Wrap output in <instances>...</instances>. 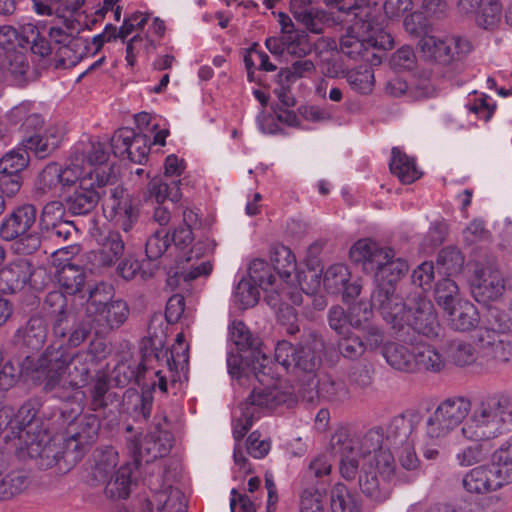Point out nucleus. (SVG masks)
<instances>
[{"instance_id":"59","label":"nucleus","mask_w":512,"mask_h":512,"mask_svg":"<svg viewBox=\"0 0 512 512\" xmlns=\"http://www.w3.org/2000/svg\"><path fill=\"white\" fill-rule=\"evenodd\" d=\"M259 299L258 289L250 282L241 280L234 292V300L243 309L254 306Z\"/></svg>"},{"instance_id":"46","label":"nucleus","mask_w":512,"mask_h":512,"mask_svg":"<svg viewBox=\"0 0 512 512\" xmlns=\"http://www.w3.org/2000/svg\"><path fill=\"white\" fill-rule=\"evenodd\" d=\"M458 292L459 288L456 282L450 278H444L436 284V302L444 309L445 312H447L455 307L458 301H461L460 299H457Z\"/></svg>"},{"instance_id":"57","label":"nucleus","mask_w":512,"mask_h":512,"mask_svg":"<svg viewBox=\"0 0 512 512\" xmlns=\"http://www.w3.org/2000/svg\"><path fill=\"white\" fill-rule=\"evenodd\" d=\"M315 70L314 63L309 59H300L291 66L281 69L278 77L288 83H294L296 80L306 77Z\"/></svg>"},{"instance_id":"34","label":"nucleus","mask_w":512,"mask_h":512,"mask_svg":"<svg viewBox=\"0 0 512 512\" xmlns=\"http://www.w3.org/2000/svg\"><path fill=\"white\" fill-rule=\"evenodd\" d=\"M229 335L230 340L239 350H250L249 365L251 368L253 367L256 351H261L263 354H265L259 346L257 340L252 337L249 329L242 321L232 322L231 326L229 327Z\"/></svg>"},{"instance_id":"8","label":"nucleus","mask_w":512,"mask_h":512,"mask_svg":"<svg viewBox=\"0 0 512 512\" xmlns=\"http://www.w3.org/2000/svg\"><path fill=\"white\" fill-rule=\"evenodd\" d=\"M252 371L258 386H254L249 397L241 405H248L250 411H255L258 418L261 409H273L291 399L292 394L281 390L275 381L272 362L266 354L256 351Z\"/></svg>"},{"instance_id":"43","label":"nucleus","mask_w":512,"mask_h":512,"mask_svg":"<svg viewBox=\"0 0 512 512\" xmlns=\"http://www.w3.org/2000/svg\"><path fill=\"white\" fill-rule=\"evenodd\" d=\"M350 272L344 264H333L324 273L323 285L331 294L340 293L349 282Z\"/></svg>"},{"instance_id":"22","label":"nucleus","mask_w":512,"mask_h":512,"mask_svg":"<svg viewBox=\"0 0 512 512\" xmlns=\"http://www.w3.org/2000/svg\"><path fill=\"white\" fill-rule=\"evenodd\" d=\"M413 372L438 374L445 370L447 358L435 345L425 341H415Z\"/></svg>"},{"instance_id":"48","label":"nucleus","mask_w":512,"mask_h":512,"mask_svg":"<svg viewBox=\"0 0 512 512\" xmlns=\"http://www.w3.org/2000/svg\"><path fill=\"white\" fill-rule=\"evenodd\" d=\"M27 486V477L22 471H12L0 480V500H8L21 493Z\"/></svg>"},{"instance_id":"11","label":"nucleus","mask_w":512,"mask_h":512,"mask_svg":"<svg viewBox=\"0 0 512 512\" xmlns=\"http://www.w3.org/2000/svg\"><path fill=\"white\" fill-rule=\"evenodd\" d=\"M361 492L376 503H383L391 496L396 483L392 453L380 454L377 462H363L358 471Z\"/></svg>"},{"instance_id":"25","label":"nucleus","mask_w":512,"mask_h":512,"mask_svg":"<svg viewBox=\"0 0 512 512\" xmlns=\"http://www.w3.org/2000/svg\"><path fill=\"white\" fill-rule=\"evenodd\" d=\"M388 250L387 247H381L377 242L363 238L356 241L350 248L349 255L353 262L362 264L364 270L373 273L379 263L385 260Z\"/></svg>"},{"instance_id":"14","label":"nucleus","mask_w":512,"mask_h":512,"mask_svg":"<svg viewBox=\"0 0 512 512\" xmlns=\"http://www.w3.org/2000/svg\"><path fill=\"white\" fill-rule=\"evenodd\" d=\"M100 429V420L94 414L79 418L67 431L63 439L62 450L53 455L56 462L64 460L69 465L80 461L89 448L96 442Z\"/></svg>"},{"instance_id":"41","label":"nucleus","mask_w":512,"mask_h":512,"mask_svg":"<svg viewBox=\"0 0 512 512\" xmlns=\"http://www.w3.org/2000/svg\"><path fill=\"white\" fill-rule=\"evenodd\" d=\"M57 279L66 293L73 295L82 291L85 273L80 267L67 264L58 271Z\"/></svg>"},{"instance_id":"62","label":"nucleus","mask_w":512,"mask_h":512,"mask_svg":"<svg viewBox=\"0 0 512 512\" xmlns=\"http://www.w3.org/2000/svg\"><path fill=\"white\" fill-rule=\"evenodd\" d=\"M135 135L136 133L133 129L127 127L118 129L111 138V148L114 155L125 158Z\"/></svg>"},{"instance_id":"24","label":"nucleus","mask_w":512,"mask_h":512,"mask_svg":"<svg viewBox=\"0 0 512 512\" xmlns=\"http://www.w3.org/2000/svg\"><path fill=\"white\" fill-rule=\"evenodd\" d=\"M35 220L36 208L33 205L25 204L20 206L3 221L0 227V236L6 241H12L28 232L35 223Z\"/></svg>"},{"instance_id":"4","label":"nucleus","mask_w":512,"mask_h":512,"mask_svg":"<svg viewBox=\"0 0 512 512\" xmlns=\"http://www.w3.org/2000/svg\"><path fill=\"white\" fill-rule=\"evenodd\" d=\"M107 160L104 144L95 140L81 141L64 167L55 162L45 166L35 181V190L39 194L59 195L77 183L80 185L84 178H94L102 170L111 168Z\"/></svg>"},{"instance_id":"51","label":"nucleus","mask_w":512,"mask_h":512,"mask_svg":"<svg viewBox=\"0 0 512 512\" xmlns=\"http://www.w3.org/2000/svg\"><path fill=\"white\" fill-rule=\"evenodd\" d=\"M258 419L255 411H250L248 405H239L234 411L233 420V437L236 441H240L247 431L251 428L254 421Z\"/></svg>"},{"instance_id":"12","label":"nucleus","mask_w":512,"mask_h":512,"mask_svg":"<svg viewBox=\"0 0 512 512\" xmlns=\"http://www.w3.org/2000/svg\"><path fill=\"white\" fill-rule=\"evenodd\" d=\"M411 433V423L404 418H396L390 425L388 438H393L395 445L401 444L397 451L399 468L393 458V470L396 483L399 485L411 484L420 475V460L416 454Z\"/></svg>"},{"instance_id":"35","label":"nucleus","mask_w":512,"mask_h":512,"mask_svg":"<svg viewBox=\"0 0 512 512\" xmlns=\"http://www.w3.org/2000/svg\"><path fill=\"white\" fill-rule=\"evenodd\" d=\"M476 22L484 29H493L501 22L503 8L500 0H477Z\"/></svg>"},{"instance_id":"53","label":"nucleus","mask_w":512,"mask_h":512,"mask_svg":"<svg viewBox=\"0 0 512 512\" xmlns=\"http://www.w3.org/2000/svg\"><path fill=\"white\" fill-rule=\"evenodd\" d=\"M170 245L169 233L165 229L156 230L146 241V256L150 260H157L167 251Z\"/></svg>"},{"instance_id":"31","label":"nucleus","mask_w":512,"mask_h":512,"mask_svg":"<svg viewBox=\"0 0 512 512\" xmlns=\"http://www.w3.org/2000/svg\"><path fill=\"white\" fill-rule=\"evenodd\" d=\"M389 166L391 173L404 184H410L421 176L414 159L410 158L397 147L392 149V157Z\"/></svg>"},{"instance_id":"5","label":"nucleus","mask_w":512,"mask_h":512,"mask_svg":"<svg viewBox=\"0 0 512 512\" xmlns=\"http://www.w3.org/2000/svg\"><path fill=\"white\" fill-rule=\"evenodd\" d=\"M384 434L373 428L363 434H352L350 429L339 426L329 441V450L339 457L340 475L347 481L356 479L360 462H377L380 454L391 453L383 448Z\"/></svg>"},{"instance_id":"36","label":"nucleus","mask_w":512,"mask_h":512,"mask_svg":"<svg viewBox=\"0 0 512 512\" xmlns=\"http://www.w3.org/2000/svg\"><path fill=\"white\" fill-rule=\"evenodd\" d=\"M179 184V180L162 177L153 178L148 184L149 196L159 204L165 200L176 202L181 198Z\"/></svg>"},{"instance_id":"45","label":"nucleus","mask_w":512,"mask_h":512,"mask_svg":"<svg viewBox=\"0 0 512 512\" xmlns=\"http://www.w3.org/2000/svg\"><path fill=\"white\" fill-rule=\"evenodd\" d=\"M117 463L118 455L113 448H107L102 451L96 459V464L92 472L94 479L105 483L110 477L115 475L114 470Z\"/></svg>"},{"instance_id":"52","label":"nucleus","mask_w":512,"mask_h":512,"mask_svg":"<svg viewBox=\"0 0 512 512\" xmlns=\"http://www.w3.org/2000/svg\"><path fill=\"white\" fill-rule=\"evenodd\" d=\"M347 82L350 87L361 94H368L374 86V73L371 68L351 70L347 73Z\"/></svg>"},{"instance_id":"61","label":"nucleus","mask_w":512,"mask_h":512,"mask_svg":"<svg viewBox=\"0 0 512 512\" xmlns=\"http://www.w3.org/2000/svg\"><path fill=\"white\" fill-rule=\"evenodd\" d=\"M325 495L317 489L303 491L300 502L301 512H325Z\"/></svg>"},{"instance_id":"33","label":"nucleus","mask_w":512,"mask_h":512,"mask_svg":"<svg viewBox=\"0 0 512 512\" xmlns=\"http://www.w3.org/2000/svg\"><path fill=\"white\" fill-rule=\"evenodd\" d=\"M491 466L504 483H512V436L492 453Z\"/></svg>"},{"instance_id":"54","label":"nucleus","mask_w":512,"mask_h":512,"mask_svg":"<svg viewBox=\"0 0 512 512\" xmlns=\"http://www.w3.org/2000/svg\"><path fill=\"white\" fill-rule=\"evenodd\" d=\"M201 250L199 245H195L187 257V262L191 263L189 267L181 272L184 281H191L201 276H208L212 271V264L209 260H202L200 262H193L194 258H198V251Z\"/></svg>"},{"instance_id":"50","label":"nucleus","mask_w":512,"mask_h":512,"mask_svg":"<svg viewBox=\"0 0 512 512\" xmlns=\"http://www.w3.org/2000/svg\"><path fill=\"white\" fill-rule=\"evenodd\" d=\"M337 347L341 355L348 359H357L366 351L364 341L351 331L339 335Z\"/></svg>"},{"instance_id":"44","label":"nucleus","mask_w":512,"mask_h":512,"mask_svg":"<svg viewBox=\"0 0 512 512\" xmlns=\"http://www.w3.org/2000/svg\"><path fill=\"white\" fill-rule=\"evenodd\" d=\"M274 271L282 279H287L296 270V259L292 251L286 246L274 249L271 257Z\"/></svg>"},{"instance_id":"30","label":"nucleus","mask_w":512,"mask_h":512,"mask_svg":"<svg viewBox=\"0 0 512 512\" xmlns=\"http://www.w3.org/2000/svg\"><path fill=\"white\" fill-rule=\"evenodd\" d=\"M47 324L40 316L31 317L26 325L18 331L22 344L31 350H39L46 342Z\"/></svg>"},{"instance_id":"55","label":"nucleus","mask_w":512,"mask_h":512,"mask_svg":"<svg viewBox=\"0 0 512 512\" xmlns=\"http://www.w3.org/2000/svg\"><path fill=\"white\" fill-rule=\"evenodd\" d=\"M29 162V156L24 149L13 150L0 159V173H20Z\"/></svg>"},{"instance_id":"27","label":"nucleus","mask_w":512,"mask_h":512,"mask_svg":"<svg viewBox=\"0 0 512 512\" xmlns=\"http://www.w3.org/2000/svg\"><path fill=\"white\" fill-rule=\"evenodd\" d=\"M98 243L100 248L95 252V260L100 266H112L124 254L125 243L118 231H109Z\"/></svg>"},{"instance_id":"1","label":"nucleus","mask_w":512,"mask_h":512,"mask_svg":"<svg viewBox=\"0 0 512 512\" xmlns=\"http://www.w3.org/2000/svg\"><path fill=\"white\" fill-rule=\"evenodd\" d=\"M105 345L93 341L86 350L71 355L64 344L54 341L37 359L26 356L21 364V372L35 380L44 379V389L56 398L69 400L72 392L87 384L92 368Z\"/></svg>"},{"instance_id":"49","label":"nucleus","mask_w":512,"mask_h":512,"mask_svg":"<svg viewBox=\"0 0 512 512\" xmlns=\"http://www.w3.org/2000/svg\"><path fill=\"white\" fill-rule=\"evenodd\" d=\"M378 11L371 17V27L367 31V49L377 48L382 50L392 49L394 46L393 37L386 32L377 22Z\"/></svg>"},{"instance_id":"18","label":"nucleus","mask_w":512,"mask_h":512,"mask_svg":"<svg viewBox=\"0 0 512 512\" xmlns=\"http://www.w3.org/2000/svg\"><path fill=\"white\" fill-rule=\"evenodd\" d=\"M419 46L425 57L441 64H449L468 54L472 49L471 43L465 38L459 36L440 38L431 34L423 35Z\"/></svg>"},{"instance_id":"39","label":"nucleus","mask_w":512,"mask_h":512,"mask_svg":"<svg viewBox=\"0 0 512 512\" xmlns=\"http://www.w3.org/2000/svg\"><path fill=\"white\" fill-rule=\"evenodd\" d=\"M332 512H363L359 499L342 483L331 490Z\"/></svg>"},{"instance_id":"16","label":"nucleus","mask_w":512,"mask_h":512,"mask_svg":"<svg viewBox=\"0 0 512 512\" xmlns=\"http://www.w3.org/2000/svg\"><path fill=\"white\" fill-rule=\"evenodd\" d=\"M112 178L102 192V210L105 218L114 222L124 232L132 230L139 213L133 204L131 196L123 187L113 184Z\"/></svg>"},{"instance_id":"20","label":"nucleus","mask_w":512,"mask_h":512,"mask_svg":"<svg viewBox=\"0 0 512 512\" xmlns=\"http://www.w3.org/2000/svg\"><path fill=\"white\" fill-rule=\"evenodd\" d=\"M507 485L496 475L492 466L479 465L467 471L462 478V487L469 494L483 495L495 492Z\"/></svg>"},{"instance_id":"26","label":"nucleus","mask_w":512,"mask_h":512,"mask_svg":"<svg viewBox=\"0 0 512 512\" xmlns=\"http://www.w3.org/2000/svg\"><path fill=\"white\" fill-rule=\"evenodd\" d=\"M409 340V344L387 342L383 345L381 354L392 368L404 372H413L415 341L410 337Z\"/></svg>"},{"instance_id":"21","label":"nucleus","mask_w":512,"mask_h":512,"mask_svg":"<svg viewBox=\"0 0 512 512\" xmlns=\"http://www.w3.org/2000/svg\"><path fill=\"white\" fill-rule=\"evenodd\" d=\"M33 275V265L27 258H16L0 269V291L12 294L21 291Z\"/></svg>"},{"instance_id":"7","label":"nucleus","mask_w":512,"mask_h":512,"mask_svg":"<svg viewBox=\"0 0 512 512\" xmlns=\"http://www.w3.org/2000/svg\"><path fill=\"white\" fill-rule=\"evenodd\" d=\"M114 289L100 282L88 289L86 316L94 323L96 334L119 328L128 318L129 307L123 300H112Z\"/></svg>"},{"instance_id":"28","label":"nucleus","mask_w":512,"mask_h":512,"mask_svg":"<svg viewBox=\"0 0 512 512\" xmlns=\"http://www.w3.org/2000/svg\"><path fill=\"white\" fill-rule=\"evenodd\" d=\"M446 313L449 325L455 331L467 332L479 323L477 308L469 301H458L456 306Z\"/></svg>"},{"instance_id":"63","label":"nucleus","mask_w":512,"mask_h":512,"mask_svg":"<svg viewBox=\"0 0 512 512\" xmlns=\"http://www.w3.org/2000/svg\"><path fill=\"white\" fill-rule=\"evenodd\" d=\"M149 138L144 134H136L130 143L129 151L126 156L134 163L142 164L148 157L150 151Z\"/></svg>"},{"instance_id":"10","label":"nucleus","mask_w":512,"mask_h":512,"mask_svg":"<svg viewBox=\"0 0 512 512\" xmlns=\"http://www.w3.org/2000/svg\"><path fill=\"white\" fill-rule=\"evenodd\" d=\"M471 402L464 397H450L435 408L425 422V437L441 445L469 417Z\"/></svg>"},{"instance_id":"9","label":"nucleus","mask_w":512,"mask_h":512,"mask_svg":"<svg viewBox=\"0 0 512 512\" xmlns=\"http://www.w3.org/2000/svg\"><path fill=\"white\" fill-rule=\"evenodd\" d=\"M339 12L351 17V24L340 39L342 53L353 59L366 57L369 60L366 37L371 27V17L377 12L376 3L370 0H354L353 5L340 7Z\"/></svg>"},{"instance_id":"2","label":"nucleus","mask_w":512,"mask_h":512,"mask_svg":"<svg viewBox=\"0 0 512 512\" xmlns=\"http://www.w3.org/2000/svg\"><path fill=\"white\" fill-rule=\"evenodd\" d=\"M512 428V398L505 393H496L482 399L461 426L464 439L476 444L466 445L454 455L458 466L466 468L486 459L480 442L495 439Z\"/></svg>"},{"instance_id":"38","label":"nucleus","mask_w":512,"mask_h":512,"mask_svg":"<svg viewBox=\"0 0 512 512\" xmlns=\"http://www.w3.org/2000/svg\"><path fill=\"white\" fill-rule=\"evenodd\" d=\"M297 21L311 33L315 34H321L326 27L338 24L333 13L318 7H313Z\"/></svg>"},{"instance_id":"40","label":"nucleus","mask_w":512,"mask_h":512,"mask_svg":"<svg viewBox=\"0 0 512 512\" xmlns=\"http://www.w3.org/2000/svg\"><path fill=\"white\" fill-rule=\"evenodd\" d=\"M132 469L129 465L121 466L115 475L109 478L105 486V494L110 498H126L130 493Z\"/></svg>"},{"instance_id":"15","label":"nucleus","mask_w":512,"mask_h":512,"mask_svg":"<svg viewBox=\"0 0 512 512\" xmlns=\"http://www.w3.org/2000/svg\"><path fill=\"white\" fill-rule=\"evenodd\" d=\"M403 320L398 321V325H391L392 329L398 333L399 337L409 336L410 331L417 332L428 338H437L440 336L442 327L439 323L436 311L432 302L422 295L414 298L413 305L407 308L404 303Z\"/></svg>"},{"instance_id":"64","label":"nucleus","mask_w":512,"mask_h":512,"mask_svg":"<svg viewBox=\"0 0 512 512\" xmlns=\"http://www.w3.org/2000/svg\"><path fill=\"white\" fill-rule=\"evenodd\" d=\"M502 506V498L499 495H492L475 502L464 500V512H502Z\"/></svg>"},{"instance_id":"47","label":"nucleus","mask_w":512,"mask_h":512,"mask_svg":"<svg viewBox=\"0 0 512 512\" xmlns=\"http://www.w3.org/2000/svg\"><path fill=\"white\" fill-rule=\"evenodd\" d=\"M250 280L263 290L267 291L276 283V275L272 273L270 265L261 260L255 259L249 266Z\"/></svg>"},{"instance_id":"60","label":"nucleus","mask_w":512,"mask_h":512,"mask_svg":"<svg viewBox=\"0 0 512 512\" xmlns=\"http://www.w3.org/2000/svg\"><path fill=\"white\" fill-rule=\"evenodd\" d=\"M350 326L361 330L364 326L371 323L373 311L371 306L366 302H358L349 308Z\"/></svg>"},{"instance_id":"42","label":"nucleus","mask_w":512,"mask_h":512,"mask_svg":"<svg viewBox=\"0 0 512 512\" xmlns=\"http://www.w3.org/2000/svg\"><path fill=\"white\" fill-rule=\"evenodd\" d=\"M170 447V444L160 443L156 440L154 435H146L141 442L135 446L134 454L138 460L149 462L166 455Z\"/></svg>"},{"instance_id":"3","label":"nucleus","mask_w":512,"mask_h":512,"mask_svg":"<svg viewBox=\"0 0 512 512\" xmlns=\"http://www.w3.org/2000/svg\"><path fill=\"white\" fill-rule=\"evenodd\" d=\"M476 342L478 348L463 340L451 342L448 350L451 362L476 371H490L500 363L512 362V316L498 315L491 326L478 330Z\"/></svg>"},{"instance_id":"37","label":"nucleus","mask_w":512,"mask_h":512,"mask_svg":"<svg viewBox=\"0 0 512 512\" xmlns=\"http://www.w3.org/2000/svg\"><path fill=\"white\" fill-rule=\"evenodd\" d=\"M89 408L92 411L105 409L116 394L109 392V379L105 374H97L88 390Z\"/></svg>"},{"instance_id":"58","label":"nucleus","mask_w":512,"mask_h":512,"mask_svg":"<svg viewBox=\"0 0 512 512\" xmlns=\"http://www.w3.org/2000/svg\"><path fill=\"white\" fill-rule=\"evenodd\" d=\"M23 33L26 41L32 43L31 49L33 53L40 56H46L54 53L52 44L40 37L39 31L35 25L31 23L24 25Z\"/></svg>"},{"instance_id":"32","label":"nucleus","mask_w":512,"mask_h":512,"mask_svg":"<svg viewBox=\"0 0 512 512\" xmlns=\"http://www.w3.org/2000/svg\"><path fill=\"white\" fill-rule=\"evenodd\" d=\"M60 143L56 130H48L45 135L35 134L23 141L24 150L34 153L37 158H45L52 153Z\"/></svg>"},{"instance_id":"13","label":"nucleus","mask_w":512,"mask_h":512,"mask_svg":"<svg viewBox=\"0 0 512 512\" xmlns=\"http://www.w3.org/2000/svg\"><path fill=\"white\" fill-rule=\"evenodd\" d=\"M324 342L321 338L312 336L299 346L290 342L279 341L275 347V360L285 369H294L315 376L322 362Z\"/></svg>"},{"instance_id":"6","label":"nucleus","mask_w":512,"mask_h":512,"mask_svg":"<svg viewBox=\"0 0 512 512\" xmlns=\"http://www.w3.org/2000/svg\"><path fill=\"white\" fill-rule=\"evenodd\" d=\"M385 260L380 261L379 267L374 270L377 284L371 296L372 306L379 310L387 323L398 325L403 320L404 302L395 294V284L408 271L409 267L402 258H395L393 249L388 248Z\"/></svg>"},{"instance_id":"56","label":"nucleus","mask_w":512,"mask_h":512,"mask_svg":"<svg viewBox=\"0 0 512 512\" xmlns=\"http://www.w3.org/2000/svg\"><path fill=\"white\" fill-rule=\"evenodd\" d=\"M142 50L148 54L155 50V44L149 36L137 34L128 41L126 46V61L128 65L134 66L136 57Z\"/></svg>"},{"instance_id":"23","label":"nucleus","mask_w":512,"mask_h":512,"mask_svg":"<svg viewBox=\"0 0 512 512\" xmlns=\"http://www.w3.org/2000/svg\"><path fill=\"white\" fill-rule=\"evenodd\" d=\"M93 328L94 323L86 315L72 324L67 317H61L53 325V335L59 340L67 338L69 347H78L88 338Z\"/></svg>"},{"instance_id":"17","label":"nucleus","mask_w":512,"mask_h":512,"mask_svg":"<svg viewBox=\"0 0 512 512\" xmlns=\"http://www.w3.org/2000/svg\"><path fill=\"white\" fill-rule=\"evenodd\" d=\"M114 178L113 167L102 170L96 177H86L74 192L66 198V208L73 215L91 213L102 200V192Z\"/></svg>"},{"instance_id":"29","label":"nucleus","mask_w":512,"mask_h":512,"mask_svg":"<svg viewBox=\"0 0 512 512\" xmlns=\"http://www.w3.org/2000/svg\"><path fill=\"white\" fill-rule=\"evenodd\" d=\"M160 512H185L186 501L184 494L172 485L163 486L156 491L150 501Z\"/></svg>"},{"instance_id":"19","label":"nucleus","mask_w":512,"mask_h":512,"mask_svg":"<svg viewBox=\"0 0 512 512\" xmlns=\"http://www.w3.org/2000/svg\"><path fill=\"white\" fill-rule=\"evenodd\" d=\"M472 293L477 301H490L499 298L505 289L504 278L492 265L476 269L471 279Z\"/></svg>"}]
</instances>
